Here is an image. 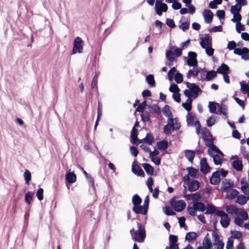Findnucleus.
Segmentation results:
<instances>
[{"label":"nucleus","mask_w":249,"mask_h":249,"mask_svg":"<svg viewBox=\"0 0 249 249\" xmlns=\"http://www.w3.org/2000/svg\"><path fill=\"white\" fill-rule=\"evenodd\" d=\"M163 211L167 215H174L175 214V213L174 212L173 210L169 207H165L163 208Z\"/></svg>","instance_id":"6e6d98bb"},{"label":"nucleus","mask_w":249,"mask_h":249,"mask_svg":"<svg viewBox=\"0 0 249 249\" xmlns=\"http://www.w3.org/2000/svg\"><path fill=\"white\" fill-rule=\"evenodd\" d=\"M184 154L185 157L187 159V160L189 161L192 162L195 157V152L193 150H185L184 151Z\"/></svg>","instance_id":"c85d7f7f"},{"label":"nucleus","mask_w":249,"mask_h":249,"mask_svg":"<svg viewBox=\"0 0 249 249\" xmlns=\"http://www.w3.org/2000/svg\"><path fill=\"white\" fill-rule=\"evenodd\" d=\"M212 238L213 241V249H223L224 243L215 231L212 232Z\"/></svg>","instance_id":"423d86ee"},{"label":"nucleus","mask_w":249,"mask_h":249,"mask_svg":"<svg viewBox=\"0 0 249 249\" xmlns=\"http://www.w3.org/2000/svg\"><path fill=\"white\" fill-rule=\"evenodd\" d=\"M241 86V90L244 93H247L249 90V85L247 84H244L243 82H240Z\"/></svg>","instance_id":"bf43d9fd"},{"label":"nucleus","mask_w":249,"mask_h":249,"mask_svg":"<svg viewBox=\"0 0 249 249\" xmlns=\"http://www.w3.org/2000/svg\"><path fill=\"white\" fill-rule=\"evenodd\" d=\"M182 54V49L178 48L176 46H172L170 50L166 52V57L170 62H173L175 57H178Z\"/></svg>","instance_id":"7ed1b4c3"},{"label":"nucleus","mask_w":249,"mask_h":249,"mask_svg":"<svg viewBox=\"0 0 249 249\" xmlns=\"http://www.w3.org/2000/svg\"><path fill=\"white\" fill-rule=\"evenodd\" d=\"M239 209L237 208L234 205H229L226 206V210L230 214H236Z\"/></svg>","instance_id":"bb28decb"},{"label":"nucleus","mask_w":249,"mask_h":249,"mask_svg":"<svg viewBox=\"0 0 249 249\" xmlns=\"http://www.w3.org/2000/svg\"><path fill=\"white\" fill-rule=\"evenodd\" d=\"M147 109L151 113L159 114L160 112V109L158 105L155 104L149 105L147 106Z\"/></svg>","instance_id":"7c9ffc66"},{"label":"nucleus","mask_w":249,"mask_h":249,"mask_svg":"<svg viewBox=\"0 0 249 249\" xmlns=\"http://www.w3.org/2000/svg\"><path fill=\"white\" fill-rule=\"evenodd\" d=\"M169 89L170 91L173 93L179 92V89L178 86L174 83L171 84Z\"/></svg>","instance_id":"13d9d810"},{"label":"nucleus","mask_w":249,"mask_h":249,"mask_svg":"<svg viewBox=\"0 0 249 249\" xmlns=\"http://www.w3.org/2000/svg\"><path fill=\"white\" fill-rule=\"evenodd\" d=\"M248 200V196L247 197L243 195H241L239 196H237L236 202L238 203L241 205H245Z\"/></svg>","instance_id":"473e14b6"},{"label":"nucleus","mask_w":249,"mask_h":249,"mask_svg":"<svg viewBox=\"0 0 249 249\" xmlns=\"http://www.w3.org/2000/svg\"><path fill=\"white\" fill-rule=\"evenodd\" d=\"M187 124L189 125H195L196 122L198 121L195 115L188 112L186 116Z\"/></svg>","instance_id":"412c9836"},{"label":"nucleus","mask_w":249,"mask_h":249,"mask_svg":"<svg viewBox=\"0 0 249 249\" xmlns=\"http://www.w3.org/2000/svg\"><path fill=\"white\" fill-rule=\"evenodd\" d=\"M235 215L236 216V217L241 218L243 220H247L249 218L248 213L242 209H239Z\"/></svg>","instance_id":"2f4dec72"},{"label":"nucleus","mask_w":249,"mask_h":249,"mask_svg":"<svg viewBox=\"0 0 249 249\" xmlns=\"http://www.w3.org/2000/svg\"><path fill=\"white\" fill-rule=\"evenodd\" d=\"M194 206L196 209L199 212H203L205 210V206L204 204L201 202H196L194 203Z\"/></svg>","instance_id":"e433bc0d"},{"label":"nucleus","mask_w":249,"mask_h":249,"mask_svg":"<svg viewBox=\"0 0 249 249\" xmlns=\"http://www.w3.org/2000/svg\"><path fill=\"white\" fill-rule=\"evenodd\" d=\"M204 20L207 23H211L213 20V13L210 10H204L202 13Z\"/></svg>","instance_id":"4468645a"},{"label":"nucleus","mask_w":249,"mask_h":249,"mask_svg":"<svg viewBox=\"0 0 249 249\" xmlns=\"http://www.w3.org/2000/svg\"><path fill=\"white\" fill-rule=\"evenodd\" d=\"M193 67V68L190 70L187 73V77L188 79L190 78L191 77H196L198 75L200 72V68H199L197 66Z\"/></svg>","instance_id":"a211bd4d"},{"label":"nucleus","mask_w":249,"mask_h":249,"mask_svg":"<svg viewBox=\"0 0 249 249\" xmlns=\"http://www.w3.org/2000/svg\"><path fill=\"white\" fill-rule=\"evenodd\" d=\"M199 187V182L196 180H193L188 184V189L191 192L197 190Z\"/></svg>","instance_id":"5701e85b"},{"label":"nucleus","mask_w":249,"mask_h":249,"mask_svg":"<svg viewBox=\"0 0 249 249\" xmlns=\"http://www.w3.org/2000/svg\"><path fill=\"white\" fill-rule=\"evenodd\" d=\"M241 9V5L239 4H236L231 8V14L239 13Z\"/></svg>","instance_id":"49530a36"},{"label":"nucleus","mask_w":249,"mask_h":249,"mask_svg":"<svg viewBox=\"0 0 249 249\" xmlns=\"http://www.w3.org/2000/svg\"><path fill=\"white\" fill-rule=\"evenodd\" d=\"M216 76V72L214 71H207L206 75V79L208 81H210L213 79Z\"/></svg>","instance_id":"c03bdc74"},{"label":"nucleus","mask_w":249,"mask_h":249,"mask_svg":"<svg viewBox=\"0 0 249 249\" xmlns=\"http://www.w3.org/2000/svg\"><path fill=\"white\" fill-rule=\"evenodd\" d=\"M205 50L206 53L209 56H212L213 55L214 53V49L212 47V46H209L206 47L205 48H203Z\"/></svg>","instance_id":"864d4df0"},{"label":"nucleus","mask_w":249,"mask_h":249,"mask_svg":"<svg viewBox=\"0 0 249 249\" xmlns=\"http://www.w3.org/2000/svg\"><path fill=\"white\" fill-rule=\"evenodd\" d=\"M197 234L195 232H188L185 236V239L188 242L193 241L196 239Z\"/></svg>","instance_id":"f704fd0d"},{"label":"nucleus","mask_w":249,"mask_h":249,"mask_svg":"<svg viewBox=\"0 0 249 249\" xmlns=\"http://www.w3.org/2000/svg\"><path fill=\"white\" fill-rule=\"evenodd\" d=\"M206 212L205 214H212L214 213H216V208L214 206L211 205H207V206H205Z\"/></svg>","instance_id":"79ce46f5"},{"label":"nucleus","mask_w":249,"mask_h":249,"mask_svg":"<svg viewBox=\"0 0 249 249\" xmlns=\"http://www.w3.org/2000/svg\"><path fill=\"white\" fill-rule=\"evenodd\" d=\"M187 212L191 216H195L196 214V210L194 205L192 207H188L187 208Z\"/></svg>","instance_id":"e2e57ef3"},{"label":"nucleus","mask_w":249,"mask_h":249,"mask_svg":"<svg viewBox=\"0 0 249 249\" xmlns=\"http://www.w3.org/2000/svg\"><path fill=\"white\" fill-rule=\"evenodd\" d=\"M220 181V173L218 172H214L210 178V182L213 185L218 184Z\"/></svg>","instance_id":"f3484780"},{"label":"nucleus","mask_w":249,"mask_h":249,"mask_svg":"<svg viewBox=\"0 0 249 249\" xmlns=\"http://www.w3.org/2000/svg\"><path fill=\"white\" fill-rule=\"evenodd\" d=\"M168 142L166 140H163L158 142V148L160 151L165 150L168 147Z\"/></svg>","instance_id":"72a5a7b5"},{"label":"nucleus","mask_w":249,"mask_h":249,"mask_svg":"<svg viewBox=\"0 0 249 249\" xmlns=\"http://www.w3.org/2000/svg\"><path fill=\"white\" fill-rule=\"evenodd\" d=\"M233 239L232 237H229L228 239L226 244V249H233Z\"/></svg>","instance_id":"4d7b16f0"},{"label":"nucleus","mask_w":249,"mask_h":249,"mask_svg":"<svg viewBox=\"0 0 249 249\" xmlns=\"http://www.w3.org/2000/svg\"><path fill=\"white\" fill-rule=\"evenodd\" d=\"M229 71V67L228 66L224 63L222 64L220 67L217 69V72L221 74H227V72Z\"/></svg>","instance_id":"c756f323"},{"label":"nucleus","mask_w":249,"mask_h":249,"mask_svg":"<svg viewBox=\"0 0 249 249\" xmlns=\"http://www.w3.org/2000/svg\"><path fill=\"white\" fill-rule=\"evenodd\" d=\"M146 81L151 87H155L156 86L154 77L153 74L148 75L146 77Z\"/></svg>","instance_id":"c9c22d12"},{"label":"nucleus","mask_w":249,"mask_h":249,"mask_svg":"<svg viewBox=\"0 0 249 249\" xmlns=\"http://www.w3.org/2000/svg\"><path fill=\"white\" fill-rule=\"evenodd\" d=\"M147 106L148 105L146 104V102L144 101L137 107L136 111L140 112H143L144 111V108L145 107L147 108Z\"/></svg>","instance_id":"603ef678"},{"label":"nucleus","mask_w":249,"mask_h":249,"mask_svg":"<svg viewBox=\"0 0 249 249\" xmlns=\"http://www.w3.org/2000/svg\"><path fill=\"white\" fill-rule=\"evenodd\" d=\"M34 196V193L28 192L25 196V201L28 204H30L31 201Z\"/></svg>","instance_id":"8fccbe9b"},{"label":"nucleus","mask_w":249,"mask_h":249,"mask_svg":"<svg viewBox=\"0 0 249 249\" xmlns=\"http://www.w3.org/2000/svg\"><path fill=\"white\" fill-rule=\"evenodd\" d=\"M185 197L188 200H192L194 202L197 201L201 198L200 195L198 193L187 195L185 196Z\"/></svg>","instance_id":"393cba45"},{"label":"nucleus","mask_w":249,"mask_h":249,"mask_svg":"<svg viewBox=\"0 0 249 249\" xmlns=\"http://www.w3.org/2000/svg\"><path fill=\"white\" fill-rule=\"evenodd\" d=\"M167 9L168 7L165 3L155 4V10L156 13L160 16H161L162 12H166Z\"/></svg>","instance_id":"ddd939ff"},{"label":"nucleus","mask_w":249,"mask_h":249,"mask_svg":"<svg viewBox=\"0 0 249 249\" xmlns=\"http://www.w3.org/2000/svg\"><path fill=\"white\" fill-rule=\"evenodd\" d=\"M142 141H144L145 142H146V143H147L149 144H152V143L153 142L152 137L151 136V135L150 134H149V133H147L146 137L143 138L142 140Z\"/></svg>","instance_id":"774afa93"},{"label":"nucleus","mask_w":249,"mask_h":249,"mask_svg":"<svg viewBox=\"0 0 249 249\" xmlns=\"http://www.w3.org/2000/svg\"><path fill=\"white\" fill-rule=\"evenodd\" d=\"M241 190L242 192L246 196L249 195V188L248 187V183L246 182H245L244 180L241 181Z\"/></svg>","instance_id":"a19ab883"},{"label":"nucleus","mask_w":249,"mask_h":249,"mask_svg":"<svg viewBox=\"0 0 249 249\" xmlns=\"http://www.w3.org/2000/svg\"><path fill=\"white\" fill-rule=\"evenodd\" d=\"M188 176L184 177V179H189V176L193 178H195L196 176L197 171L193 167H190L188 169Z\"/></svg>","instance_id":"58836bf2"},{"label":"nucleus","mask_w":249,"mask_h":249,"mask_svg":"<svg viewBox=\"0 0 249 249\" xmlns=\"http://www.w3.org/2000/svg\"><path fill=\"white\" fill-rule=\"evenodd\" d=\"M233 15V17L231 19V20L233 22H240V20H241L242 17L241 15L239 13L237 14H232Z\"/></svg>","instance_id":"0e129e2a"},{"label":"nucleus","mask_w":249,"mask_h":249,"mask_svg":"<svg viewBox=\"0 0 249 249\" xmlns=\"http://www.w3.org/2000/svg\"><path fill=\"white\" fill-rule=\"evenodd\" d=\"M200 170L203 174H206L210 172V168L207 162L206 159L204 158L201 159L200 162Z\"/></svg>","instance_id":"f8f14e48"},{"label":"nucleus","mask_w":249,"mask_h":249,"mask_svg":"<svg viewBox=\"0 0 249 249\" xmlns=\"http://www.w3.org/2000/svg\"><path fill=\"white\" fill-rule=\"evenodd\" d=\"M162 112L163 114L168 118H171L173 116L168 106H165L163 107L162 109Z\"/></svg>","instance_id":"de8ad7c7"},{"label":"nucleus","mask_w":249,"mask_h":249,"mask_svg":"<svg viewBox=\"0 0 249 249\" xmlns=\"http://www.w3.org/2000/svg\"><path fill=\"white\" fill-rule=\"evenodd\" d=\"M132 171L134 174L137 175L138 176H142L144 175L143 170L137 165H132Z\"/></svg>","instance_id":"4c0bfd02"},{"label":"nucleus","mask_w":249,"mask_h":249,"mask_svg":"<svg viewBox=\"0 0 249 249\" xmlns=\"http://www.w3.org/2000/svg\"><path fill=\"white\" fill-rule=\"evenodd\" d=\"M66 179L70 183H73L76 181V176L73 173L69 171L66 175Z\"/></svg>","instance_id":"aec40b11"},{"label":"nucleus","mask_w":249,"mask_h":249,"mask_svg":"<svg viewBox=\"0 0 249 249\" xmlns=\"http://www.w3.org/2000/svg\"><path fill=\"white\" fill-rule=\"evenodd\" d=\"M225 192L226 193V198L229 200L234 199L239 194V192L237 190L232 188L227 190Z\"/></svg>","instance_id":"9b49d317"},{"label":"nucleus","mask_w":249,"mask_h":249,"mask_svg":"<svg viewBox=\"0 0 249 249\" xmlns=\"http://www.w3.org/2000/svg\"><path fill=\"white\" fill-rule=\"evenodd\" d=\"M218 104L215 102H210L208 105V107L209 109V111L211 113H216V105Z\"/></svg>","instance_id":"09e8293b"},{"label":"nucleus","mask_w":249,"mask_h":249,"mask_svg":"<svg viewBox=\"0 0 249 249\" xmlns=\"http://www.w3.org/2000/svg\"><path fill=\"white\" fill-rule=\"evenodd\" d=\"M142 166L145 170V172L149 175H152L153 173V167L148 163H144L142 165Z\"/></svg>","instance_id":"a18cd8bd"},{"label":"nucleus","mask_w":249,"mask_h":249,"mask_svg":"<svg viewBox=\"0 0 249 249\" xmlns=\"http://www.w3.org/2000/svg\"><path fill=\"white\" fill-rule=\"evenodd\" d=\"M202 245L203 246V248H205V249H212V243L211 239L209 237V234L208 233H207L206 235L203 239Z\"/></svg>","instance_id":"dca6fc26"},{"label":"nucleus","mask_w":249,"mask_h":249,"mask_svg":"<svg viewBox=\"0 0 249 249\" xmlns=\"http://www.w3.org/2000/svg\"><path fill=\"white\" fill-rule=\"evenodd\" d=\"M234 53L241 56L242 59L244 60H249V49L246 47L242 49L236 48L234 50Z\"/></svg>","instance_id":"6e6552de"},{"label":"nucleus","mask_w":249,"mask_h":249,"mask_svg":"<svg viewBox=\"0 0 249 249\" xmlns=\"http://www.w3.org/2000/svg\"><path fill=\"white\" fill-rule=\"evenodd\" d=\"M24 179H25L26 183L28 185L29 184V182L31 179V174L29 170H25V171L24 173Z\"/></svg>","instance_id":"3c124183"},{"label":"nucleus","mask_w":249,"mask_h":249,"mask_svg":"<svg viewBox=\"0 0 249 249\" xmlns=\"http://www.w3.org/2000/svg\"><path fill=\"white\" fill-rule=\"evenodd\" d=\"M174 79L177 83H180L183 81V75L179 72L176 73Z\"/></svg>","instance_id":"052dcab7"},{"label":"nucleus","mask_w":249,"mask_h":249,"mask_svg":"<svg viewBox=\"0 0 249 249\" xmlns=\"http://www.w3.org/2000/svg\"><path fill=\"white\" fill-rule=\"evenodd\" d=\"M133 211L137 214L141 213L146 214L147 213V209L144 206L140 205L134 206L133 208Z\"/></svg>","instance_id":"6ab92c4d"},{"label":"nucleus","mask_w":249,"mask_h":249,"mask_svg":"<svg viewBox=\"0 0 249 249\" xmlns=\"http://www.w3.org/2000/svg\"><path fill=\"white\" fill-rule=\"evenodd\" d=\"M170 204L174 208V210L178 212L182 211L186 206V203L183 200L177 201L171 200Z\"/></svg>","instance_id":"0eeeda50"},{"label":"nucleus","mask_w":249,"mask_h":249,"mask_svg":"<svg viewBox=\"0 0 249 249\" xmlns=\"http://www.w3.org/2000/svg\"><path fill=\"white\" fill-rule=\"evenodd\" d=\"M167 123V124L172 126L173 129L178 130L180 127V125L178 123L177 120L176 119H174L173 117L168 118Z\"/></svg>","instance_id":"4be33fe9"},{"label":"nucleus","mask_w":249,"mask_h":249,"mask_svg":"<svg viewBox=\"0 0 249 249\" xmlns=\"http://www.w3.org/2000/svg\"><path fill=\"white\" fill-rule=\"evenodd\" d=\"M137 135H138V134H137V130L135 128L133 127L132 131H131V137L133 140V143L134 144H138V143H140L142 142V141L139 140V139H138V137H137Z\"/></svg>","instance_id":"cd10ccee"},{"label":"nucleus","mask_w":249,"mask_h":249,"mask_svg":"<svg viewBox=\"0 0 249 249\" xmlns=\"http://www.w3.org/2000/svg\"><path fill=\"white\" fill-rule=\"evenodd\" d=\"M176 71V69L175 67L172 68L168 72V79L170 81L173 79V76Z\"/></svg>","instance_id":"680f3d73"},{"label":"nucleus","mask_w":249,"mask_h":249,"mask_svg":"<svg viewBox=\"0 0 249 249\" xmlns=\"http://www.w3.org/2000/svg\"><path fill=\"white\" fill-rule=\"evenodd\" d=\"M232 165L233 168L237 171H240L243 169L242 162L238 159L234 160L232 163Z\"/></svg>","instance_id":"a878e982"},{"label":"nucleus","mask_w":249,"mask_h":249,"mask_svg":"<svg viewBox=\"0 0 249 249\" xmlns=\"http://www.w3.org/2000/svg\"><path fill=\"white\" fill-rule=\"evenodd\" d=\"M233 186V182L230 179H225L223 180L221 184V190L224 192L227 190L232 188Z\"/></svg>","instance_id":"2eb2a0df"},{"label":"nucleus","mask_w":249,"mask_h":249,"mask_svg":"<svg viewBox=\"0 0 249 249\" xmlns=\"http://www.w3.org/2000/svg\"><path fill=\"white\" fill-rule=\"evenodd\" d=\"M132 202L134 206L140 205L142 202V199L136 194L132 197Z\"/></svg>","instance_id":"37998d69"},{"label":"nucleus","mask_w":249,"mask_h":249,"mask_svg":"<svg viewBox=\"0 0 249 249\" xmlns=\"http://www.w3.org/2000/svg\"><path fill=\"white\" fill-rule=\"evenodd\" d=\"M197 53L194 52H189L188 54L187 64L189 66H197Z\"/></svg>","instance_id":"1a4fd4ad"},{"label":"nucleus","mask_w":249,"mask_h":249,"mask_svg":"<svg viewBox=\"0 0 249 249\" xmlns=\"http://www.w3.org/2000/svg\"><path fill=\"white\" fill-rule=\"evenodd\" d=\"M188 97L186 102L182 104V107L189 112L192 109V97L190 96H186Z\"/></svg>","instance_id":"b1692460"},{"label":"nucleus","mask_w":249,"mask_h":249,"mask_svg":"<svg viewBox=\"0 0 249 249\" xmlns=\"http://www.w3.org/2000/svg\"><path fill=\"white\" fill-rule=\"evenodd\" d=\"M142 113V114H141V117L142 121L144 122H148L150 119L149 113L144 111Z\"/></svg>","instance_id":"338daca9"},{"label":"nucleus","mask_w":249,"mask_h":249,"mask_svg":"<svg viewBox=\"0 0 249 249\" xmlns=\"http://www.w3.org/2000/svg\"><path fill=\"white\" fill-rule=\"evenodd\" d=\"M216 122V117L214 116L210 117L207 121V125L209 127H211Z\"/></svg>","instance_id":"5fc2aeb1"},{"label":"nucleus","mask_w":249,"mask_h":249,"mask_svg":"<svg viewBox=\"0 0 249 249\" xmlns=\"http://www.w3.org/2000/svg\"><path fill=\"white\" fill-rule=\"evenodd\" d=\"M219 108V113L220 114H222L226 117H228V114L227 112V107L225 105H219L217 104Z\"/></svg>","instance_id":"ea45409f"},{"label":"nucleus","mask_w":249,"mask_h":249,"mask_svg":"<svg viewBox=\"0 0 249 249\" xmlns=\"http://www.w3.org/2000/svg\"><path fill=\"white\" fill-rule=\"evenodd\" d=\"M216 215L221 217L220 222L223 227L227 228L229 225L230 218L224 211H217Z\"/></svg>","instance_id":"39448f33"},{"label":"nucleus","mask_w":249,"mask_h":249,"mask_svg":"<svg viewBox=\"0 0 249 249\" xmlns=\"http://www.w3.org/2000/svg\"><path fill=\"white\" fill-rule=\"evenodd\" d=\"M138 226L139 229L137 231H135L133 228L130 230V232L133 240L142 243L145 238V231L141 228L140 224L138 223Z\"/></svg>","instance_id":"f03ea898"},{"label":"nucleus","mask_w":249,"mask_h":249,"mask_svg":"<svg viewBox=\"0 0 249 249\" xmlns=\"http://www.w3.org/2000/svg\"><path fill=\"white\" fill-rule=\"evenodd\" d=\"M84 42L80 37H76L73 41L72 54L82 53L83 50Z\"/></svg>","instance_id":"20e7f679"},{"label":"nucleus","mask_w":249,"mask_h":249,"mask_svg":"<svg viewBox=\"0 0 249 249\" xmlns=\"http://www.w3.org/2000/svg\"><path fill=\"white\" fill-rule=\"evenodd\" d=\"M98 74L96 73L94 76L93 78V80L91 83V88L92 89L93 88H96L97 87V82H98Z\"/></svg>","instance_id":"69168bd1"},{"label":"nucleus","mask_w":249,"mask_h":249,"mask_svg":"<svg viewBox=\"0 0 249 249\" xmlns=\"http://www.w3.org/2000/svg\"><path fill=\"white\" fill-rule=\"evenodd\" d=\"M186 85L189 89L184 91V94L185 96H190L192 98L195 99L198 96L199 93L202 92L199 86L194 83L187 82Z\"/></svg>","instance_id":"f257e3e1"},{"label":"nucleus","mask_w":249,"mask_h":249,"mask_svg":"<svg viewBox=\"0 0 249 249\" xmlns=\"http://www.w3.org/2000/svg\"><path fill=\"white\" fill-rule=\"evenodd\" d=\"M199 44L202 48L212 46V38L209 34H205L204 36L200 39Z\"/></svg>","instance_id":"9d476101"}]
</instances>
